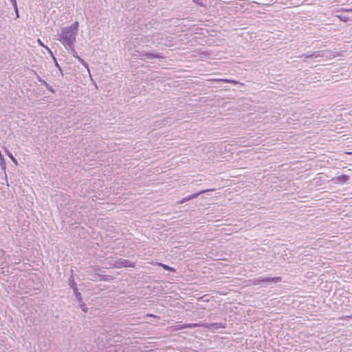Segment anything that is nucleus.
<instances>
[{
  "instance_id": "nucleus-26",
  "label": "nucleus",
  "mask_w": 352,
  "mask_h": 352,
  "mask_svg": "<svg viewBox=\"0 0 352 352\" xmlns=\"http://www.w3.org/2000/svg\"><path fill=\"white\" fill-rule=\"evenodd\" d=\"M38 41L39 42V44H41V45H43L41 41H40V39H38Z\"/></svg>"
},
{
  "instance_id": "nucleus-14",
  "label": "nucleus",
  "mask_w": 352,
  "mask_h": 352,
  "mask_svg": "<svg viewBox=\"0 0 352 352\" xmlns=\"http://www.w3.org/2000/svg\"><path fill=\"white\" fill-rule=\"evenodd\" d=\"M5 151L6 153V154L8 155V156L10 158V160L13 162L14 164H15L16 165L18 164V162H17V160L14 157V155L10 152L9 150L8 149H5Z\"/></svg>"
},
{
  "instance_id": "nucleus-25",
  "label": "nucleus",
  "mask_w": 352,
  "mask_h": 352,
  "mask_svg": "<svg viewBox=\"0 0 352 352\" xmlns=\"http://www.w3.org/2000/svg\"><path fill=\"white\" fill-rule=\"evenodd\" d=\"M101 280H107V278L104 277V276H102V277L100 278Z\"/></svg>"
},
{
  "instance_id": "nucleus-15",
  "label": "nucleus",
  "mask_w": 352,
  "mask_h": 352,
  "mask_svg": "<svg viewBox=\"0 0 352 352\" xmlns=\"http://www.w3.org/2000/svg\"><path fill=\"white\" fill-rule=\"evenodd\" d=\"M219 81L223 82L231 83V84H233V85H237V84L240 83L239 81L235 80H232V79H219Z\"/></svg>"
},
{
  "instance_id": "nucleus-20",
  "label": "nucleus",
  "mask_w": 352,
  "mask_h": 352,
  "mask_svg": "<svg viewBox=\"0 0 352 352\" xmlns=\"http://www.w3.org/2000/svg\"><path fill=\"white\" fill-rule=\"evenodd\" d=\"M190 200H191V198H190V195H188V196H187V197H184V199L180 201V203L183 204V203H185V202H186V201H190Z\"/></svg>"
},
{
  "instance_id": "nucleus-12",
  "label": "nucleus",
  "mask_w": 352,
  "mask_h": 352,
  "mask_svg": "<svg viewBox=\"0 0 352 352\" xmlns=\"http://www.w3.org/2000/svg\"><path fill=\"white\" fill-rule=\"evenodd\" d=\"M116 258H118L117 257L109 256V257L106 258L105 264L108 265L109 266V267L113 268L114 267L113 266L112 263H113L115 262Z\"/></svg>"
},
{
  "instance_id": "nucleus-24",
  "label": "nucleus",
  "mask_w": 352,
  "mask_h": 352,
  "mask_svg": "<svg viewBox=\"0 0 352 352\" xmlns=\"http://www.w3.org/2000/svg\"><path fill=\"white\" fill-rule=\"evenodd\" d=\"M10 1L12 3V6L17 5L16 0H10Z\"/></svg>"
},
{
  "instance_id": "nucleus-8",
  "label": "nucleus",
  "mask_w": 352,
  "mask_h": 352,
  "mask_svg": "<svg viewBox=\"0 0 352 352\" xmlns=\"http://www.w3.org/2000/svg\"><path fill=\"white\" fill-rule=\"evenodd\" d=\"M349 176L347 175H342L336 178V182L337 184H343L346 183L349 179Z\"/></svg>"
},
{
  "instance_id": "nucleus-28",
  "label": "nucleus",
  "mask_w": 352,
  "mask_h": 352,
  "mask_svg": "<svg viewBox=\"0 0 352 352\" xmlns=\"http://www.w3.org/2000/svg\"><path fill=\"white\" fill-rule=\"evenodd\" d=\"M46 48L47 49V50H49L51 52L50 48H48L47 47H46Z\"/></svg>"
},
{
  "instance_id": "nucleus-16",
  "label": "nucleus",
  "mask_w": 352,
  "mask_h": 352,
  "mask_svg": "<svg viewBox=\"0 0 352 352\" xmlns=\"http://www.w3.org/2000/svg\"><path fill=\"white\" fill-rule=\"evenodd\" d=\"M78 303H79L80 308L81 309V310L83 312H85V313L88 312V308H87L86 304L82 301V300H81V302H78Z\"/></svg>"
},
{
  "instance_id": "nucleus-7",
  "label": "nucleus",
  "mask_w": 352,
  "mask_h": 352,
  "mask_svg": "<svg viewBox=\"0 0 352 352\" xmlns=\"http://www.w3.org/2000/svg\"><path fill=\"white\" fill-rule=\"evenodd\" d=\"M69 284L70 287L73 289L74 294L75 295L76 300L78 302H81L82 297L81 294L78 291L77 283L74 280L72 275L71 276V277L69 279Z\"/></svg>"
},
{
  "instance_id": "nucleus-1",
  "label": "nucleus",
  "mask_w": 352,
  "mask_h": 352,
  "mask_svg": "<svg viewBox=\"0 0 352 352\" xmlns=\"http://www.w3.org/2000/svg\"><path fill=\"white\" fill-rule=\"evenodd\" d=\"M78 26V22L75 21L71 25L61 28L57 40L65 47H72L76 41Z\"/></svg>"
},
{
  "instance_id": "nucleus-21",
  "label": "nucleus",
  "mask_w": 352,
  "mask_h": 352,
  "mask_svg": "<svg viewBox=\"0 0 352 352\" xmlns=\"http://www.w3.org/2000/svg\"><path fill=\"white\" fill-rule=\"evenodd\" d=\"M193 2H195V3L200 6H205L201 0H193Z\"/></svg>"
},
{
  "instance_id": "nucleus-11",
  "label": "nucleus",
  "mask_w": 352,
  "mask_h": 352,
  "mask_svg": "<svg viewBox=\"0 0 352 352\" xmlns=\"http://www.w3.org/2000/svg\"><path fill=\"white\" fill-rule=\"evenodd\" d=\"M214 190V189H206V190H201L197 193H194L192 195H190V198L191 199H195L197 198L199 195H201V194H204V193H206L207 192H209V191H212Z\"/></svg>"
},
{
  "instance_id": "nucleus-3",
  "label": "nucleus",
  "mask_w": 352,
  "mask_h": 352,
  "mask_svg": "<svg viewBox=\"0 0 352 352\" xmlns=\"http://www.w3.org/2000/svg\"><path fill=\"white\" fill-rule=\"evenodd\" d=\"M193 327H202L206 329L212 330V332H214L216 330L219 329H225L226 328L227 324L222 322H213V323H204L199 322L197 324H192Z\"/></svg>"
},
{
  "instance_id": "nucleus-9",
  "label": "nucleus",
  "mask_w": 352,
  "mask_h": 352,
  "mask_svg": "<svg viewBox=\"0 0 352 352\" xmlns=\"http://www.w3.org/2000/svg\"><path fill=\"white\" fill-rule=\"evenodd\" d=\"M37 80L42 84L43 85L50 91H51L52 93H55V90L53 89V87L49 85L45 80H44L43 79H42L41 78V76H37Z\"/></svg>"
},
{
  "instance_id": "nucleus-27",
  "label": "nucleus",
  "mask_w": 352,
  "mask_h": 352,
  "mask_svg": "<svg viewBox=\"0 0 352 352\" xmlns=\"http://www.w3.org/2000/svg\"><path fill=\"white\" fill-rule=\"evenodd\" d=\"M347 318L352 319V315L347 316Z\"/></svg>"
},
{
  "instance_id": "nucleus-13",
  "label": "nucleus",
  "mask_w": 352,
  "mask_h": 352,
  "mask_svg": "<svg viewBox=\"0 0 352 352\" xmlns=\"http://www.w3.org/2000/svg\"><path fill=\"white\" fill-rule=\"evenodd\" d=\"M66 48L69 50V53L70 54H72L74 57H75L76 59H78V57H79V56H78V54L74 49V45L72 47H66Z\"/></svg>"
},
{
  "instance_id": "nucleus-2",
  "label": "nucleus",
  "mask_w": 352,
  "mask_h": 352,
  "mask_svg": "<svg viewBox=\"0 0 352 352\" xmlns=\"http://www.w3.org/2000/svg\"><path fill=\"white\" fill-rule=\"evenodd\" d=\"M133 56L136 57L137 58H139L142 60H146L148 59H153V58H157V59H164V56H162L159 53H151L147 52L145 51H140V50H135Z\"/></svg>"
},
{
  "instance_id": "nucleus-19",
  "label": "nucleus",
  "mask_w": 352,
  "mask_h": 352,
  "mask_svg": "<svg viewBox=\"0 0 352 352\" xmlns=\"http://www.w3.org/2000/svg\"><path fill=\"white\" fill-rule=\"evenodd\" d=\"M54 62H55V66L58 69L62 76H63V72L61 67L59 65L58 62L56 61V59L54 58Z\"/></svg>"
},
{
  "instance_id": "nucleus-17",
  "label": "nucleus",
  "mask_w": 352,
  "mask_h": 352,
  "mask_svg": "<svg viewBox=\"0 0 352 352\" xmlns=\"http://www.w3.org/2000/svg\"><path fill=\"white\" fill-rule=\"evenodd\" d=\"M77 60L87 69L88 72H89V65L85 60L80 57H78Z\"/></svg>"
},
{
  "instance_id": "nucleus-10",
  "label": "nucleus",
  "mask_w": 352,
  "mask_h": 352,
  "mask_svg": "<svg viewBox=\"0 0 352 352\" xmlns=\"http://www.w3.org/2000/svg\"><path fill=\"white\" fill-rule=\"evenodd\" d=\"M157 265L160 267H162L164 270H166V271H169V272H176V270L174 268V267H172L168 265H166V264H164V263H158Z\"/></svg>"
},
{
  "instance_id": "nucleus-6",
  "label": "nucleus",
  "mask_w": 352,
  "mask_h": 352,
  "mask_svg": "<svg viewBox=\"0 0 352 352\" xmlns=\"http://www.w3.org/2000/svg\"><path fill=\"white\" fill-rule=\"evenodd\" d=\"M327 51L307 52L302 54L301 57L305 58H316L320 57H329L326 54Z\"/></svg>"
},
{
  "instance_id": "nucleus-5",
  "label": "nucleus",
  "mask_w": 352,
  "mask_h": 352,
  "mask_svg": "<svg viewBox=\"0 0 352 352\" xmlns=\"http://www.w3.org/2000/svg\"><path fill=\"white\" fill-rule=\"evenodd\" d=\"M281 281V278L280 276H276V277H262L260 276L256 279H254L253 282L254 285H259L262 283H278Z\"/></svg>"
},
{
  "instance_id": "nucleus-23",
  "label": "nucleus",
  "mask_w": 352,
  "mask_h": 352,
  "mask_svg": "<svg viewBox=\"0 0 352 352\" xmlns=\"http://www.w3.org/2000/svg\"><path fill=\"white\" fill-rule=\"evenodd\" d=\"M338 17L340 18V21H342L346 22L348 21V18L346 16H338Z\"/></svg>"
},
{
  "instance_id": "nucleus-22",
  "label": "nucleus",
  "mask_w": 352,
  "mask_h": 352,
  "mask_svg": "<svg viewBox=\"0 0 352 352\" xmlns=\"http://www.w3.org/2000/svg\"><path fill=\"white\" fill-rule=\"evenodd\" d=\"M13 8H14V12L16 13V18H19V10H18L17 5L14 6Z\"/></svg>"
},
{
  "instance_id": "nucleus-4",
  "label": "nucleus",
  "mask_w": 352,
  "mask_h": 352,
  "mask_svg": "<svg viewBox=\"0 0 352 352\" xmlns=\"http://www.w3.org/2000/svg\"><path fill=\"white\" fill-rule=\"evenodd\" d=\"M114 268H122V267H135V263L129 260L118 258L113 263H112Z\"/></svg>"
},
{
  "instance_id": "nucleus-18",
  "label": "nucleus",
  "mask_w": 352,
  "mask_h": 352,
  "mask_svg": "<svg viewBox=\"0 0 352 352\" xmlns=\"http://www.w3.org/2000/svg\"><path fill=\"white\" fill-rule=\"evenodd\" d=\"M0 166L1 167L2 169H3V170L6 169V161L2 155H0Z\"/></svg>"
}]
</instances>
